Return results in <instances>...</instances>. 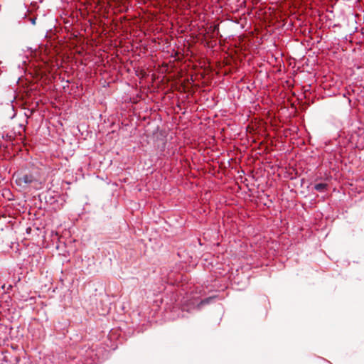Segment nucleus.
<instances>
[{
	"label": "nucleus",
	"mask_w": 364,
	"mask_h": 364,
	"mask_svg": "<svg viewBox=\"0 0 364 364\" xmlns=\"http://www.w3.org/2000/svg\"><path fill=\"white\" fill-rule=\"evenodd\" d=\"M16 183L23 188L30 186L35 189H40L41 188L40 181L33 175L28 173L18 174L16 177Z\"/></svg>",
	"instance_id": "nucleus-1"
},
{
	"label": "nucleus",
	"mask_w": 364,
	"mask_h": 364,
	"mask_svg": "<svg viewBox=\"0 0 364 364\" xmlns=\"http://www.w3.org/2000/svg\"><path fill=\"white\" fill-rule=\"evenodd\" d=\"M326 187H327V184L323 183H317L314 186L315 190L320 191V192L323 191L326 188Z\"/></svg>",
	"instance_id": "nucleus-2"
},
{
	"label": "nucleus",
	"mask_w": 364,
	"mask_h": 364,
	"mask_svg": "<svg viewBox=\"0 0 364 364\" xmlns=\"http://www.w3.org/2000/svg\"><path fill=\"white\" fill-rule=\"evenodd\" d=\"M210 299H205V300H203L200 302L201 304H207L208 302Z\"/></svg>",
	"instance_id": "nucleus-4"
},
{
	"label": "nucleus",
	"mask_w": 364,
	"mask_h": 364,
	"mask_svg": "<svg viewBox=\"0 0 364 364\" xmlns=\"http://www.w3.org/2000/svg\"><path fill=\"white\" fill-rule=\"evenodd\" d=\"M36 18H31L30 19L31 23L33 25H35V24H36Z\"/></svg>",
	"instance_id": "nucleus-3"
}]
</instances>
